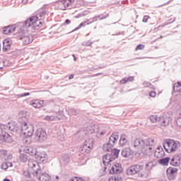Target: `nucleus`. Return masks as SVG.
Listing matches in <instances>:
<instances>
[{
  "label": "nucleus",
  "instance_id": "nucleus-1",
  "mask_svg": "<svg viewBox=\"0 0 181 181\" xmlns=\"http://www.w3.org/2000/svg\"><path fill=\"white\" fill-rule=\"evenodd\" d=\"M141 142L144 144L142 148L143 153H144V155H147L148 156H151V155H152L155 151V140L149 138L141 141Z\"/></svg>",
  "mask_w": 181,
  "mask_h": 181
},
{
  "label": "nucleus",
  "instance_id": "nucleus-2",
  "mask_svg": "<svg viewBox=\"0 0 181 181\" xmlns=\"http://www.w3.org/2000/svg\"><path fill=\"white\" fill-rule=\"evenodd\" d=\"M42 25L43 23L42 21L39 20L37 16H31L24 23L25 28H30L32 29H39V28H42Z\"/></svg>",
  "mask_w": 181,
  "mask_h": 181
},
{
  "label": "nucleus",
  "instance_id": "nucleus-3",
  "mask_svg": "<svg viewBox=\"0 0 181 181\" xmlns=\"http://www.w3.org/2000/svg\"><path fill=\"white\" fill-rule=\"evenodd\" d=\"M179 146V142H176L172 139L165 140L163 144V148L168 153H173V152H176Z\"/></svg>",
  "mask_w": 181,
  "mask_h": 181
},
{
  "label": "nucleus",
  "instance_id": "nucleus-4",
  "mask_svg": "<svg viewBox=\"0 0 181 181\" xmlns=\"http://www.w3.org/2000/svg\"><path fill=\"white\" fill-rule=\"evenodd\" d=\"M119 138V136H118V134L113 133L109 138V141L107 144H105L103 146V151L105 152H110V151L112 150V148L117 145V142H118V139Z\"/></svg>",
  "mask_w": 181,
  "mask_h": 181
},
{
  "label": "nucleus",
  "instance_id": "nucleus-5",
  "mask_svg": "<svg viewBox=\"0 0 181 181\" xmlns=\"http://www.w3.org/2000/svg\"><path fill=\"white\" fill-rule=\"evenodd\" d=\"M18 35L21 40H23L24 45H30V43L33 42V36L29 35L28 31H22V30H21Z\"/></svg>",
  "mask_w": 181,
  "mask_h": 181
},
{
  "label": "nucleus",
  "instance_id": "nucleus-6",
  "mask_svg": "<svg viewBox=\"0 0 181 181\" xmlns=\"http://www.w3.org/2000/svg\"><path fill=\"white\" fill-rule=\"evenodd\" d=\"M33 126L24 123L22 126V134L25 138H30L34 132Z\"/></svg>",
  "mask_w": 181,
  "mask_h": 181
},
{
  "label": "nucleus",
  "instance_id": "nucleus-7",
  "mask_svg": "<svg viewBox=\"0 0 181 181\" xmlns=\"http://www.w3.org/2000/svg\"><path fill=\"white\" fill-rule=\"evenodd\" d=\"M155 166V163L153 161H150L146 164L145 169L142 168L141 172L139 174L140 177L146 178L151 175V170Z\"/></svg>",
  "mask_w": 181,
  "mask_h": 181
},
{
  "label": "nucleus",
  "instance_id": "nucleus-8",
  "mask_svg": "<svg viewBox=\"0 0 181 181\" xmlns=\"http://www.w3.org/2000/svg\"><path fill=\"white\" fill-rule=\"evenodd\" d=\"M75 0H61L58 5V9L59 11H66L67 8L73 6Z\"/></svg>",
  "mask_w": 181,
  "mask_h": 181
},
{
  "label": "nucleus",
  "instance_id": "nucleus-9",
  "mask_svg": "<svg viewBox=\"0 0 181 181\" xmlns=\"http://www.w3.org/2000/svg\"><path fill=\"white\" fill-rule=\"evenodd\" d=\"M143 167L139 165H132L129 167L126 173L129 176H132V175H136V173H141L142 172Z\"/></svg>",
  "mask_w": 181,
  "mask_h": 181
},
{
  "label": "nucleus",
  "instance_id": "nucleus-10",
  "mask_svg": "<svg viewBox=\"0 0 181 181\" xmlns=\"http://www.w3.org/2000/svg\"><path fill=\"white\" fill-rule=\"evenodd\" d=\"M35 136L37 141H39L40 142H43V141H46L47 138V134H46V131H45L42 128H40L37 130L35 133Z\"/></svg>",
  "mask_w": 181,
  "mask_h": 181
},
{
  "label": "nucleus",
  "instance_id": "nucleus-11",
  "mask_svg": "<svg viewBox=\"0 0 181 181\" xmlns=\"http://www.w3.org/2000/svg\"><path fill=\"white\" fill-rule=\"evenodd\" d=\"M167 177L169 180H173L175 179V175L177 173V168L173 167H169L167 170Z\"/></svg>",
  "mask_w": 181,
  "mask_h": 181
},
{
  "label": "nucleus",
  "instance_id": "nucleus-12",
  "mask_svg": "<svg viewBox=\"0 0 181 181\" xmlns=\"http://www.w3.org/2000/svg\"><path fill=\"white\" fill-rule=\"evenodd\" d=\"M121 172H122V167L121 166V164L118 163L113 164L111 169L110 170V173L111 175H117Z\"/></svg>",
  "mask_w": 181,
  "mask_h": 181
},
{
  "label": "nucleus",
  "instance_id": "nucleus-13",
  "mask_svg": "<svg viewBox=\"0 0 181 181\" xmlns=\"http://www.w3.org/2000/svg\"><path fill=\"white\" fill-rule=\"evenodd\" d=\"M159 122L163 127H166V125H169V122H170V117H168L166 113H163L160 117Z\"/></svg>",
  "mask_w": 181,
  "mask_h": 181
},
{
  "label": "nucleus",
  "instance_id": "nucleus-14",
  "mask_svg": "<svg viewBox=\"0 0 181 181\" xmlns=\"http://www.w3.org/2000/svg\"><path fill=\"white\" fill-rule=\"evenodd\" d=\"M30 105L34 108H42L45 105V101L40 100L39 99L33 100L30 102Z\"/></svg>",
  "mask_w": 181,
  "mask_h": 181
},
{
  "label": "nucleus",
  "instance_id": "nucleus-15",
  "mask_svg": "<svg viewBox=\"0 0 181 181\" xmlns=\"http://www.w3.org/2000/svg\"><path fill=\"white\" fill-rule=\"evenodd\" d=\"M91 149H93V142H91L90 140L85 141V144L82 148V151L86 153H89Z\"/></svg>",
  "mask_w": 181,
  "mask_h": 181
},
{
  "label": "nucleus",
  "instance_id": "nucleus-16",
  "mask_svg": "<svg viewBox=\"0 0 181 181\" xmlns=\"http://www.w3.org/2000/svg\"><path fill=\"white\" fill-rule=\"evenodd\" d=\"M154 155L156 158H163V156H165V151L163 150V148H162V146H158L156 148Z\"/></svg>",
  "mask_w": 181,
  "mask_h": 181
},
{
  "label": "nucleus",
  "instance_id": "nucleus-17",
  "mask_svg": "<svg viewBox=\"0 0 181 181\" xmlns=\"http://www.w3.org/2000/svg\"><path fill=\"white\" fill-rule=\"evenodd\" d=\"M12 46V42L8 38H6L3 42V50L4 52H8V50H11V47Z\"/></svg>",
  "mask_w": 181,
  "mask_h": 181
},
{
  "label": "nucleus",
  "instance_id": "nucleus-18",
  "mask_svg": "<svg viewBox=\"0 0 181 181\" xmlns=\"http://www.w3.org/2000/svg\"><path fill=\"white\" fill-rule=\"evenodd\" d=\"M127 144H128V136L125 134H121L119 140V144L121 146H125Z\"/></svg>",
  "mask_w": 181,
  "mask_h": 181
},
{
  "label": "nucleus",
  "instance_id": "nucleus-19",
  "mask_svg": "<svg viewBox=\"0 0 181 181\" xmlns=\"http://www.w3.org/2000/svg\"><path fill=\"white\" fill-rule=\"evenodd\" d=\"M8 129L11 132H15V133L18 132V131L19 129V127L18 126V123H16V122H11L8 124Z\"/></svg>",
  "mask_w": 181,
  "mask_h": 181
},
{
  "label": "nucleus",
  "instance_id": "nucleus-20",
  "mask_svg": "<svg viewBox=\"0 0 181 181\" xmlns=\"http://www.w3.org/2000/svg\"><path fill=\"white\" fill-rule=\"evenodd\" d=\"M36 158L38 159L41 163H43V162L47 160V154H46V153H40L39 154H36Z\"/></svg>",
  "mask_w": 181,
  "mask_h": 181
},
{
  "label": "nucleus",
  "instance_id": "nucleus-21",
  "mask_svg": "<svg viewBox=\"0 0 181 181\" xmlns=\"http://www.w3.org/2000/svg\"><path fill=\"white\" fill-rule=\"evenodd\" d=\"M15 29H16V26L8 25L4 28L3 32L4 33H5V35H9V33H12L13 32H15Z\"/></svg>",
  "mask_w": 181,
  "mask_h": 181
},
{
  "label": "nucleus",
  "instance_id": "nucleus-22",
  "mask_svg": "<svg viewBox=\"0 0 181 181\" xmlns=\"http://www.w3.org/2000/svg\"><path fill=\"white\" fill-rule=\"evenodd\" d=\"M112 160H112V157H111V155L110 154H106L103 158V162L105 165H108V163H110V162H112Z\"/></svg>",
  "mask_w": 181,
  "mask_h": 181
},
{
  "label": "nucleus",
  "instance_id": "nucleus-23",
  "mask_svg": "<svg viewBox=\"0 0 181 181\" xmlns=\"http://www.w3.org/2000/svg\"><path fill=\"white\" fill-rule=\"evenodd\" d=\"M132 155V151L131 148H124L122 151V156H124V158H129Z\"/></svg>",
  "mask_w": 181,
  "mask_h": 181
},
{
  "label": "nucleus",
  "instance_id": "nucleus-24",
  "mask_svg": "<svg viewBox=\"0 0 181 181\" xmlns=\"http://www.w3.org/2000/svg\"><path fill=\"white\" fill-rule=\"evenodd\" d=\"M8 138H11L9 134L7 132H2L1 135H0V143L6 142Z\"/></svg>",
  "mask_w": 181,
  "mask_h": 181
},
{
  "label": "nucleus",
  "instance_id": "nucleus-25",
  "mask_svg": "<svg viewBox=\"0 0 181 181\" xmlns=\"http://www.w3.org/2000/svg\"><path fill=\"white\" fill-rule=\"evenodd\" d=\"M39 180L40 181H49L50 176L47 173H42L40 175Z\"/></svg>",
  "mask_w": 181,
  "mask_h": 181
},
{
  "label": "nucleus",
  "instance_id": "nucleus-26",
  "mask_svg": "<svg viewBox=\"0 0 181 181\" xmlns=\"http://www.w3.org/2000/svg\"><path fill=\"white\" fill-rule=\"evenodd\" d=\"M111 155V158L113 160H115L117 158H118V156L119 155V151L115 149L112 151V153L110 154Z\"/></svg>",
  "mask_w": 181,
  "mask_h": 181
},
{
  "label": "nucleus",
  "instance_id": "nucleus-27",
  "mask_svg": "<svg viewBox=\"0 0 181 181\" xmlns=\"http://www.w3.org/2000/svg\"><path fill=\"white\" fill-rule=\"evenodd\" d=\"M28 166L30 169H33V170H35V169L36 168V166H37V163H36V161L34 160H30L28 161Z\"/></svg>",
  "mask_w": 181,
  "mask_h": 181
},
{
  "label": "nucleus",
  "instance_id": "nucleus-28",
  "mask_svg": "<svg viewBox=\"0 0 181 181\" xmlns=\"http://www.w3.org/2000/svg\"><path fill=\"white\" fill-rule=\"evenodd\" d=\"M173 90L175 93H180L181 91V82L178 81L174 84Z\"/></svg>",
  "mask_w": 181,
  "mask_h": 181
},
{
  "label": "nucleus",
  "instance_id": "nucleus-29",
  "mask_svg": "<svg viewBox=\"0 0 181 181\" xmlns=\"http://www.w3.org/2000/svg\"><path fill=\"white\" fill-rule=\"evenodd\" d=\"M169 160H170V158H162L159 160V164L163 165L165 166H168V165L169 163Z\"/></svg>",
  "mask_w": 181,
  "mask_h": 181
},
{
  "label": "nucleus",
  "instance_id": "nucleus-30",
  "mask_svg": "<svg viewBox=\"0 0 181 181\" xmlns=\"http://www.w3.org/2000/svg\"><path fill=\"white\" fill-rule=\"evenodd\" d=\"M109 181H123L122 176L113 175L109 178Z\"/></svg>",
  "mask_w": 181,
  "mask_h": 181
},
{
  "label": "nucleus",
  "instance_id": "nucleus-31",
  "mask_svg": "<svg viewBox=\"0 0 181 181\" xmlns=\"http://www.w3.org/2000/svg\"><path fill=\"white\" fill-rule=\"evenodd\" d=\"M149 118L151 122L156 123L158 122V121L159 122V119L160 117H158V115H150Z\"/></svg>",
  "mask_w": 181,
  "mask_h": 181
},
{
  "label": "nucleus",
  "instance_id": "nucleus-32",
  "mask_svg": "<svg viewBox=\"0 0 181 181\" xmlns=\"http://www.w3.org/2000/svg\"><path fill=\"white\" fill-rule=\"evenodd\" d=\"M27 153L29 155H36V148L35 147H28Z\"/></svg>",
  "mask_w": 181,
  "mask_h": 181
},
{
  "label": "nucleus",
  "instance_id": "nucleus-33",
  "mask_svg": "<svg viewBox=\"0 0 181 181\" xmlns=\"http://www.w3.org/2000/svg\"><path fill=\"white\" fill-rule=\"evenodd\" d=\"M20 160L23 163H25L28 162V156H26V155L21 154V156H20Z\"/></svg>",
  "mask_w": 181,
  "mask_h": 181
},
{
  "label": "nucleus",
  "instance_id": "nucleus-34",
  "mask_svg": "<svg viewBox=\"0 0 181 181\" xmlns=\"http://www.w3.org/2000/svg\"><path fill=\"white\" fill-rule=\"evenodd\" d=\"M86 23H87V22H86V21L81 23L79 25H78L76 28H74V32H76V30H78L79 29H81V28H83V26H86Z\"/></svg>",
  "mask_w": 181,
  "mask_h": 181
},
{
  "label": "nucleus",
  "instance_id": "nucleus-35",
  "mask_svg": "<svg viewBox=\"0 0 181 181\" xmlns=\"http://www.w3.org/2000/svg\"><path fill=\"white\" fill-rule=\"evenodd\" d=\"M46 15V12L43 10H39L37 11V16H40V18H42V16H45Z\"/></svg>",
  "mask_w": 181,
  "mask_h": 181
},
{
  "label": "nucleus",
  "instance_id": "nucleus-36",
  "mask_svg": "<svg viewBox=\"0 0 181 181\" xmlns=\"http://www.w3.org/2000/svg\"><path fill=\"white\" fill-rule=\"evenodd\" d=\"M44 119L45 121H54V116H46Z\"/></svg>",
  "mask_w": 181,
  "mask_h": 181
},
{
  "label": "nucleus",
  "instance_id": "nucleus-37",
  "mask_svg": "<svg viewBox=\"0 0 181 181\" xmlns=\"http://www.w3.org/2000/svg\"><path fill=\"white\" fill-rule=\"evenodd\" d=\"M82 177H72L70 181H83Z\"/></svg>",
  "mask_w": 181,
  "mask_h": 181
},
{
  "label": "nucleus",
  "instance_id": "nucleus-38",
  "mask_svg": "<svg viewBox=\"0 0 181 181\" xmlns=\"http://www.w3.org/2000/svg\"><path fill=\"white\" fill-rule=\"evenodd\" d=\"M144 47H145V45H139L136 47V49H135V50H142L143 49H144Z\"/></svg>",
  "mask_w": 181,
  "mask_h": 181
},
{
  "label": "nucleus",
  "instance_id": "nucleus-39",
  "mask_svg": "<svg viewBox=\"0 0 181 181\" xmlns=\"http://www.w3.org/2000/svg\"><path fill=\"white\" fill-rule=\"evenodd\" d=\"M149 97H152V98H155V97H156V92L151 90L149 93Z\"/></svg>",
  "mask_w": 181,
  "mask_h": 181
},
{
  "label": "nucleus",
  "instance_id": "nucleus-40",
  "mask_svg": "<svg viewBox=\"0 0 181 181\" xmlns=\"http://www.w3.org/2000/svg\"><path fill=\"white\" fill-rule=\"evenodd\" d=\"M139 145H141V141H139V139H136V140L134 141V146L135 147H136V146H139Z\"/></svg>",
  "mask_w": 181,
  "mask_h": 181
},
{
  "label": "nucleus",
  "instance_id": "nucleus-41",
  "mask_svg": "<svg viewBox=\"0 0 181 181\" xmlns=\"http://www.w3.org/2000/svg\"><path fill=\"white\" fill-rule=\"evenodd\" d=\"M1 169L6 170L8 169V163H4L1 165Z\"/></svg>",
  "mask_w": 181,
  "mask_h": 181
},
{
  "label": "nucleus",
  "instance_id": "nucleus-42",
  "mask_svg": "<svg viewBox=\"0 0 181 181\" xmlns=\"http://www.w3.org/2000/svg\"><path fill=\"white\" fill-rule=\"evenodd\" d=\"M176 124L177 125V127H179L180 128H181V117L178 118L176 121Z\"/></svg>",
  "mask_w": 181,
  "mask_h": 181
},
{
  "label": "nucleus",
  "instance_id": "nucleus-43",
  "mask_svg": "<svg viewBox=\"0 0 181 181\" xmlns=\"http://www.w3.org/2000/svg\"><path fill=\"white\" fill-rule=\"evenodd\" d=\"M127 83H128L127 78H124L120 81V84H127Z\"/></svg>",
  "mask_w": 181,
  "mask_h": 181
},
{
  "label": "nucleus",
  "instance_id": "nucleus-44",
  "mask_svg": "<svg viewBox=\"0 0 181 181\" xmlns=\"http://www.w3.org/2000/svg\"><path fill=\"white\" fill-rule=\"evenodd\" d=\"M105 130H103V131H102V132H99L98 133V136H103V135H105Z\"/></svg>",
  "mask_w": 181,
  "mask_h": 181
},
{
  "label": "nucleus",
  "instance_id": "nucleus-45",
  "mask_svg": "<svg viewBox=\"0 0 181 181\" xmlns=\"http://www.w3.org/2000/svg\"><path fill=\"white\" fill-rule=\"evenodd\" d=\"M148 19H149V16H146L143 18V22H144V23H146V22H148Z\"/></svg>",
  "mask_w": 181,
  "mask_h": 181
},
{
  "label": "nucleus",
  "instance_id": "nucleus-46",
  "mask_svg": "<svg viewBox=\"0 0 181 181\" xmlns=\"http://www.w3.org/2000/svg\"><path fill=\"white\" fill-rule=\"evenodd\" d=\"M28 95H30V93H23L21 95H19L18 97H26Z\"/></svg>",
  "mask_w": 181,
  "mask_h": 181
},
{
  "label": "nucleus",
  "instance_id": "nucleus-47",
  "mask_svg": "<svg viewBox=\"0 0 181 181\" xmlns=\"http://www.w3.org/2000/svg\"><path fill=\"white\" fill-rule=\"evenodd\" d=\"M127 80V83H129V81H134V76H129L128 78H126Z\"/></svg>",
  "mask_w": 181,
  "mask_h": 181
},
{
  "label": "nucleus",
  "instance_id": "nucleus-48",
  "mask_svg": "<svg viewBox=\"0 0 181 181\" xmlns=\"http://www.w3.org/2000/svg\"><path fill=\"white\" fill-rule=\"evenodd\" d=\"M65 23H66V25H69V23H71V21L70 20H69V19H66L65 21Z\"/></svg>",
  "mask_w": 181,
  "mask_h": 181
},
{
  "label": "nucleus",
  "instance_id": "nucleus-49",
  "mask_svg": "<svg viewBox=\"0 0 181 181\" xmlns=\"http://www.w3.org/2000/svg\"><path fill=\"white\" fill-rule=\"evenodd\" d=\"M74 78V75H70L69 80Z\"/></svg>",
  "mask_w": 181,
  "mask_h": 181
},
{
  "label": "nucleus",
  "instance_id": "nucleus-50",
  "mask_svg": "<svg viewBox=\"0 0 181 181\" xmlns=\"http://www.w3.org/2000/svg\"><path fill=\"white\" fill-rule=\"evenodd\" d=\"M90 134H94V128H92V129L90 130Z\"/></svg>",
  "mask_w": 181,
  "mask_h": 181
},
{
  "label": "nucleus",
  "instance_id": "nucleus-51",
  "mask_svg": "<svg viewBox=\"0 0 181 181\" xmlns=\"http://www.w3.org/2000/svg\"><path fill=\"white\" fill-rule=\"evenodd\" d=\"M170 22H175V18H173Z\"/></svg>",
  "mask_w": 181,
  "mask_h": 181
},
{
  "label": "nucleus",
  "instance_id": "nucleus-52",
  "mask_svg": "<svg viewBox=\"0 0 181 181\" xmlns=\"http://www.w3.org/2000/svg\"><path fill=\"white\" fill-rule=\"evenodd\" d=\"M56 179H57V180H59V176L57 175V176H56Z\"/></svg>",
  "mask_w": 181,
  "mask_h": 181
},
{
  "label": "nucleus",
  "instance_id": "nucleus-53",
  "mask_svg": "<svg viewBox=\"0 0 181 181\" xmlns=\"http://www.w3.org/2000/svg\"><path fill=\"white\" fill-rule=\"evenodd\" d=\"M1 45H0V52H1Z\"/></svg>",
  "mask_w": 181,
  "mask_h": 181
},
{
  "label": "nucleus",
  "instance_id": "nucleus-54",
  "mask_svg": "<svg viewBox=\"0 0 181 181\" xmlns=\"http://www.w3.org/2000/svg\"><path fill=\"white\" fill-rule=\"evenodd\" d=\"M0 69H2V67H0Z\"/></svg>",
  "mask_w": 181,
  "mask_h": 181
}]
</instances>
